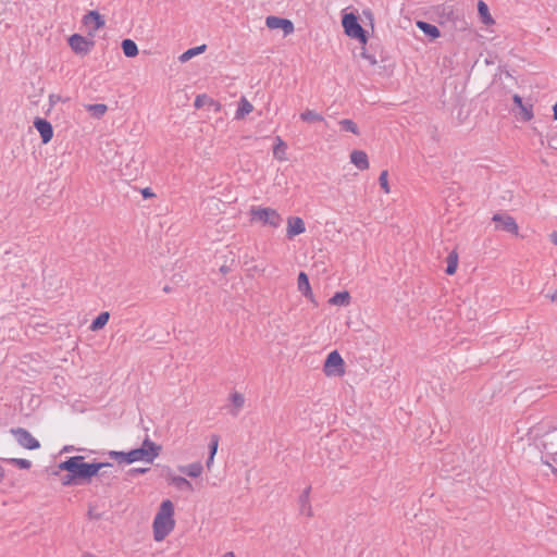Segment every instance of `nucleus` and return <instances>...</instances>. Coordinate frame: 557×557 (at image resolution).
I'll list each match as a JSON object with an SVG mask.
<instances>
[{"label": "nucleus", "mask_w": 557, "mask_h": 557, "mask_svg": "<svg viewBox=\"0 0 557 557\" xmlns=\"http://www.w3.org/2000/svg\"><path fill=\"white\" fill-rule=\"evenodd\" d=\"M111 462H103L94 460L86 462L84 456H71L61 461L58 468L73 474L79 485L89 484L92 478L97 476L99 471L103 468H111Z\"/></svg>", "instance_id": "1"}, {"label": "nucleus", "mask_w": 557, "mask_h": 557, "mask_svg": "<svg viewBox=\"0 0 557 557\" xmlns=\"http://www.w3.org/2000/svg\"><path fill=\"white\" fill-rule=\"evenodd\" d=\"M174 528V504L170 499H164L161 503L152 522L154 541H163L173 531Z\"/></svg>", "instance_id": "2"}, {"label": "nucleus", "mask_w": 557, "mask_h": 557, "mask_svg": "<svg viewBox=\"0 0 557 557\" xmlns=\"http://www.w3.org/2000/svg\"><path fill=\"white\" fill-rule=\"evenodd\" d=\"M250 222L261 226L277 228L283 222L280 212L271 207L252 206L249 209Z\"/></svg>", "instance_id": "3"}, {"label": "nucleus", "mask_w": 557, "mask_h": 557, "mask_svg": "<svg viewBox=\"0 0 557 557\" xmlns=\"http://www.w3.org/2000/svg\"><path fill=\"white\" fill-rule=\"evenodd\" d=\"M342 27L347 37L357 40L362 47L367 46L369 40L368 34L355 13L343 11Z\"/></svg>", "instance_id": "4"}, {"label": "nucleus", "mask_w": 557, "mask_h": 557, "mask_svg": "<svg viewBox=\"0 0 557 557\" xmlns=\"http://www.w3.org/2000/svg\"><path fill=\"white\" fill-rule=\"evenodd\" d=\"M323 372L326 376H343L346 372V363L338 350H331L323 364Z\"/></svg>", "instance_id": "5"}, {"label": "nucleus", "mask_w": 557, "mask_h": 557, "mask_svg": "<svg viewBox=\"0 0 557 557\" xmlns=\"http://www.w3.org/2000/svg\"><path fill=\"white\" fill-rule=\"evenodd\" d=\"M495 231L506 232L512 236H519V225L513 216L506 212H497L492 216Z\"/></svg>", "instance_id": "6"}, {"label": "nucleus", "mask_w": 557, "mask_h": 557, "mask_svg": "<svg viewBox=\"0 0 557 557\" xmlns=\"http://www.w3.org/2000/svg\"><path fill=\"white\" fill-rule=\"evenodd\" d=\"M265 26L270 30H281L284 37L295 32L294 23L285 17L269 15L265 17Z\"/></svg>", "instance_id": "7"}, {"label": "nucleus", "mask_w": 557, "mask_h": 557, "mask_svg": "<svg viewBox=\"0 0 557 557\" xmlns=\"http://www.w3.org/2000/svg\"><path fill=\"white\" fill-rule=\"evenodd\" d=\"M69 46L75 54L86 55L95 46L91 38H86L79 34H73L69 37Z\"/></svg>", "instance_id": "8"}, {"label": "nucleus", "mask_w": 557, "mask_h": 557, "mask_svg": "<svg viewBox=\"0 0 557 557\" xmlns=\"http://www.w3.org/2000/svg\"><path fill=\"white\" fill-rule=\"evenodd\" d=\"M82 24L88 36L92 38L104 26L106 22L97 11H89L83 16Z\"/></svg>", "instance_id": "9"}, {"label": "nucleus", "mask_w": 557, "mask_h": 557, "mask_svg": "<svg viewBox=\"0 0 557 557\" xmlns=\"http://www.w3.org/2000/svg\"><path fill=\"white\" fill-rule=\"evenodd\" d=\"M160 476L165 478L170 485L175 486L180 491H194L193 484L184 476L174 475L172 473V469L169 466L162 467Z\"/></svg>", "instance_id": "10"}, {"label": "nucleus", "mask_w": 557, "mask_h": 557, "mask_svg": "<svg viewBox=\"0 0 557 557\" xmlns=\"http://www.w3.org/2000/svg\"><path fill=\"white\" fill-rule=\"evenodd\" d=\"M109 458L116 460L119 463H133L135 461H144V451L139 448L131 449L129 451L110 450L107 454Z\"/></svg>", "instance_id": "11"}, {"label": "nucleus", "mask_w": 557, "mask_h": 557, "mask_svg": "<svg viewBox=\"0 0 557 557\" xmlns=\"http://www.w3.org/2000/svg\"><path fill=\"white\" fill-rule=\"evenodd\" d=\"M11 432L22 447L29 450L38 449L40 447V443L26 429L16 428L12 429Z\"/></svg>", "instance_id": "12"}, {"label": "nucleus", "mask_w": 557, "mask_h": 557, "mask_svg": "<svg viewBox=\"0 0 557 557\" xmlns=\"http://www.w3.org/2000/svg\"><path fill=\"white\" fill-rule=\"evenodd\" d=\"M306 232L305 221L300 216H288L286 220V236L294 238Z\"/></svg>", "instance_id": "13"}, {"label": "nucleus", "mask_w": 557, "mask_h": 557, "mask_svg": "<svg viewBox=\"0 0 557 557\" xmlns=\"http://www.w3.org/2000/svg\"><path fill=\"white\" fill-rule=\"evenodd\" d=\"M138 448L145 454L144 461L149 463H151L161 451V446L152 442L148 436L145 437L141 446Z\"/></svg>", "instance_id": "14"}, {"label": "nucleus", "mask_w": 557, "mask_h": 557, "mask_svg": "<svg viewBox=\"0 0 557 557\" xmlns=\"http://www.w3.org/2000/svg\"><path fill=\"white\" fill-rule=\"evenodd\" d=\"M34 126L40 134L42 144H48L51 141L53 137V128L49 121L41 117H37L34 121Z\"/></svg>", "instance_id": "15"}, {"label": "nucleus", "mask_w": 557, "mask_h": 557, "mask_svg": "<svg viewBox=\"0 0 557 557\" xmlns=\"http://www.w3.org/2000/svg\"><path fill=\"white\" fill-rule=\"evenodd\" d=\"M349 159L351 164H354L359 171H367L370 168L369 157L363 150H352L349 154Z\"/></svg>", "instance_id": "16"}, {"label": "nucleus", "mask_w": 557, "mask_h": 557, "mask_svg": "<svg viewBox=\"0 0 557 557\" xmlns=\"http://www.w3.org/2000/svg\"><path fill=\"white\" fill-rule=\"evenodd\" d=\"M512 100L519 108V117L523 122H530L534 117L533 104H525L519 95H513Z\"/></svg>", "instance_id": "17"}, {"label": "nucleus", "mask_w": 557, "mask_h": 557, "mask_svg": "<svg viewBox=\"0 0 557 557\" xmlns=\"http://www.w3.org/2000/svg\"><path fill=\"white\" fill-rule=\"evenodd\" d=\"M297 288L300 294L309 300H313L314 295L309 282V277L305 272H300L297 277Z\"/></svg>", "instance_id": "18"}, {"label": "nucleus", "mask_w": 557, "mask_h": 557, "mask_svg": "<svg viewBox=\"0 0 557 557\" xmlns=\"http://www.w3.org/2000/svg\"><path fill=\"white\" fill-rule=\"evenodd\" d=\"M327 304L333 307H348L351 304V295L348 290H341L335 293Z\"/></svg>", "instance_id": "19"}, {"label": "nucleus", "mask_w": 557, "mask_h": 557, "mask_svg": "<svg viewBox=\"0 0 557 557\" xmlns=\"http://www.w3.org/2000/svg\"><path fill=\"white\" fill-rule=\"evenodd\" d=\"M273 157L280 162L287 161V144L280 136L274 139Z\"/></svg>", "instance_id": "20"}, {"label": "nucleus", "mask_w": 557, "mask_h": 557, "mask_svg": "<svg viewBox=\"0 0 557 557\" xmlns=\"http://www.w3.org/2000/svg\"><path fill=\"white\" fill-rule=\"evenodd\" d=\"M253 111L252 103L245 97L238 101V107L235 112V120H244L248 114Z\"/></svg>", "instance_id": "21"}, {"label": "nucleus", "mask_w": 557, "mask_h": 557, "mask_svg": "<svg viewBox=\"0 0 557 557\" xmlns=\"http://www.w3.org/2000/svg\"><path fill=\"white\" fill-rule=\"evenodd\" d=\"M417 27L423 32L424 35L430 37L431 39H437L441 37V32L437 28V26L423 22V21H417L416 22Z\"/></svg>", "instance_id": "22"}, {"label": "nucleus", "mask_w": 557, "mask_h": 557, "mask_svg": "<svg viewBox=\"0 0 557 557\" xmlns=\"http://www.w3.org/2000/svg\"><path fill=\"white\" fill-rule=\"evenodd\" d=\"M178 471L186 474L189 478L195 479L201 475L203 471V466L201 465V462L197 461L189 463L187 466H180Z\"/></svg>", "instance_id": "23"}, {"label": "nucleus", "mask_w": 557, "mask_h": 557, "mask_svg": "<svg viewBox=\"0 0 557 557\" xmlns=\"http://www.w3.org/2000/svg\"><path fill=\"white\" fill-rule=\"evenodd\" d=\"M110 312L109 311H102L100 312L90 323L89 330L92 332H98L102 330L110 320Z\"/></svg>", "instance_id": "24"}, {"label": "nucleus", "mask_w": 557, "mask_h": 557, "mask_svg": "<svg viewBox=\"0 0 557 557\" xmlns=\"http://www.w3.org/2000/svg\"><path fill=\"white\" fill-rule=\"evenodd\" d=\"M311 486L306 487L299 496L300 512L308 517L312 516V509L309 500Z\"/></svg>", "instance_id": "25"}, {"label": "nucleus", "mask_w": 557, "mask_h": 557, "mask_svg": "<svg viewBox=\"0 0 557 557\" xmlns=\"http://www.w3.org/2000/svg\"><path fill=\"white\" fill-rule=\"evenodd\" d=\"M478 13L481 18V22L484 25L492 26L495 24V21L490 13L487 4L482 0L478 2Z\"/></svg>", "instance_id": "26"}, {"label": "nucleus", "mask_w": 557, "mask_h": 557, "mask_svg": "<svg viewBox=\"0 0 557 557\" xmlns=\"http://www.w3.org/2000/svg\"><path fill=\"white\" fill-rule=\"evenodd\" d=\"M544 448L548 451H557V428L545 434Z\"/></svg>", "instance_id": "27"}, {"label": "nucleus", "mask_w": 557, "mask_h": 557, "mask_svg": "<svg viewBox=\"0 0 557 557\" xmlns=\"http://www.w3.org/2000/svg\"><path fill=\"white\" fill-rule=\"evenodd\" d=\"M121 46L125 57L135 58L138 54V47L134 40L124 39Z\"/></svg>", "instance_id": "28"}, {"label": "nucleus", "mask_w": 557, "mask_h": 557, "mask_svg": "<svg viewBox=\"0 0 557 557\" xmlns=\"http://www.w3.org/2000/svg\"><path fill=\"white\" fill-rule=\"evenodd\" d=\"M207 49V46L206 45H201V46H198V47H194V48H190L188 50H186L185 52H183L178 60L181 62H187L189 61L191 58L198 55V54H201L202 52H205Z\"/></svg>", "instance_id": "29"}, {"label": "nucleus", "mask_w": 557, "mask_h": 557, "mask_svg": "<svg viewBox=\"0 0 557 557\" xmlns=\"http://www.w3.org/2000/svg\"><path fill=\"white\" fill-rule=\"evenodd\" d=\"M300 119L307 123L322 122L324 120L323 115L318 113L314 110L307 109L300 113Z\"/></svg>", "instance_id": "30"}, {"label": "nucleus", "mask_w": 557, "mask_h": 557, "mask_svg": "<svg viewBox=\"0 0 557 557\" xmlns=\"http://www.w3.org/2000/svg\"><path fill=\"white\" fill-rule=\"evenodd\" d=\"M85 108L92 116L97 119L102 117L108 111V107L104 103L87 104Z\"/></svg>", "instance_id": "31"}, {"label": "nucleus", "mask_w": 557, "mask_h": 557, "mask_svg": "<svg viewBox=\"0 0 557 557\" xmlns=\"http://www.w3.org/2000/svg\"><path fill=\"white\" fill-rule=\"evenodd\" d=\"M446 261H447L446 273L448 275H454L458 269V253L456 251H451L447 256Z\"/></svg>", "instance_id": "32"}, {"label": "nucleus", "mask_w": 557, "mask_h": 557, "mask_svg": "<svg viewBox=\"0 0 557 557\" xmlns=\"http://www.w3.org/2000/svg\"><path fill=\"white\" fill-rule=\"evenodd\" d=\"M339 126L343 131L352 133L354 135H359L358 125L350 119H344L339 121Z\"/></svg>", "instance_id": "33"}, {"label": "nucleus", "mask_w": 557, "mask_h": 557, "mask_svg": "<svg viewBox=\"0 0 557 557\" xmlns=\"http://www.w3.org/2000/svg\"><path fill=\"white\" fill-rule=\"evenodd\" d=\"M231 401L234 406V410H232V414L236 416L238 410L244 406L245 398L240 393H233L231 394Z\"/></svg>", "instance_id": "34"}, {"label": "nucleus", "mask_w": 557, "mask_h": 557, "mask_svg": "<svg viewBox=\"0 0 557 557\" xmlns=\"http://www.w3.org/2000/svg\"><path fill=\"white\" fill-rule=\"evenodd\" d=\"M5 461L22 470H28L32 467V462L24 458H11Z\"/></svg>", "instance_id": "35"}, {"label": "nucleus", "mask_w": 557, "mask_h": 557, "mask_svg": "<svg viewBox=\"0 0 557 557\" xmlns=\"http://www.w3.org/2000/svg\"><path fill=\"white\" fill-rule=\"evenodd\" d=\"M379 183H380V186H381L382 190L384 191V194H386V195L391 194V186L388 183V172L386 170L381 172V174L379 176Z\"/></svg>", "instance_id": "36"}, {"label": "nucleus", "mask_w": 557, "mask_h": 557, "mask_svg": "<svg viewBox=\"0 0 557 557\" xmlns=\"http://www.w3.org/2000/svg\"><path fill=\"white\" fill-rule=\"evenodd\" d=\"M210 97H208L207 95H198L196 98H195V101H194V106L196 109H201L202 107L205 106H209V101H210Z\"/></svg>", "instance_id": "37"}, {"label": "nucleus", "mask_w": 557, "mask_h": 557, "mask_svg": "<svg viewBox=\"0 0 557 557\" xmlns=\"http://www.w3.org/2000/svg\"><path fill=\"white\" fill-rule=\"evenodd\" d=\"M61 483L62 485L64 486H71V485H79L76 481V479L73 476L72 473L70 472H66V474H64L62 478H61Z\"/></svg>", "instance_id": "38"}, {"label": "nucleus", "mask_w": 557, "mask_h": 557, "mask_svg": "<svg viewBox=\"0 0 557 557\" xmlns=\"http://www.w3.org/2000/svg\"><path fill=\"white\" fill-rule=\"evenodd\" d=\"M361 58H363L364 60H367L371 65H376L377 64V60L376 58L373 55V54H370L367 50H366V47H362V51L360 53Z\"/></svg>", "instance_id": "39"}, {"label": "nucleus", "mask_w": 557, "mask_h": 557, "mask_svg": "<svg viewBox=\"0 0 557 557\" xmlns=\"http://www.w3.org/2000/svg\"><path fill=\"white\" fill-rule=\"evenodd\" d=\"M218 445H219V435H216V434L211 435V440L209 443V454H216Z\"/></svg>", "instance_id": "40"}, {"label": "nucleus", "mask_w": 557, "mask_h": 557, "mask_svg": "<svg viewBox=\"0 0 557 557\" xmlns=\"http://www.w3.org/2000/svg\"><path fill=\"white\" fill-rule=\"evenodd\" d=\"M150 469L149 468H132L127 471V475L131 476V478H135L137 475H140V474H145L146 472H148Z\"/></svg>", "instance_id": "41"}, {"label": "nucleus", "mask_w": 557, "mask_h": 557, "mask_svg": "<svg viewBox=\"0 0 557 557\" xmlns=\"http://www.w3.org/2000/svg\"><path fill=\"white\" fill-rule=\"evenodd\" d=\"M209 107H211L214 112H220L222 109L221 103L212 98L209 101Z\"/></svg>", "instance_id": "42"}, {"label": "nucleus", "mask_w": 557, "mask_h": 557, "mask_svg": "<svg viewBox=\"0 0 557 557\" xmlns=\"http://www.w3.org/2000/svg\"><path fill=\"white\" fill-rule=\"evenodd\" d=\"M87 515H88L89 519H92V520H99L102 517L101 513L94 512V510L91 508H89Z\"/></svg>", "instance_id": "43"}, {"label": "nucleus", "mask_w": 557, "mask_h": 557, "mask_svg": "<svg viewBox=\"0 0 557 557\" xmlns=\"http://www.w3.org/2000/svg\"><path fill=\"white\" fill-rule=\"evenodd\" d=\"M214 456L215 454H209L208 458H207V461H206V466L208 469H210L212 462H213V459H214Z\"/></svg>", "instance_id": "44"}, {"label": "nucleus", "mask_w": 557, "mask_h": 557, "mask_svg": "<svg viewBox=\"0 0 557 557\" xmlns=\"http://www.w3.org/2000/svg\"><path fill=\"white\" fill-rule=\"evenodd\" d=\"M553 455V461L556 463V467L553 468V472L557 474V451H549Z\"/></svg>", "instance_id": "45"}, {"label": "nucleus", "mask_w": 557, "mask_h": 557, "mask_svg": "<svg viewBox=\"0 0 557 557\" xmlns=\"http://www.w3.org/2000/svg\"><path fill=\"white\" fill-rule=\"evenodd\" d=\"M143 196L145 198H148V197H152L153 196V193L149 189V188H145L143 191H141Z\"/></svg>", "instance_id": "46"}, {"label": "nucleus", "mask_w": 557, "mask_h": 557, "mask_svg": "<svg viewBox=\"0 0 557 557\" xmlns=\"http://www.w3.org/2000/svg\"><path fill=\"white\" fill-rule=\"evenodd\" d=\"M549 238L552 240L553 244L557 245V231H554L550 235H549Z\"/></svg>", "instance_id": "47"}, {"label": "nucleus", "mask_w": 557, "mask_h": 557, "mask_svg": "<svg viewBox=\"0 0 557 557\" xmlns=\"http://www.w3.org/2000/svg\"><path fill=\"white\" fill-rule=\"evenodd\" d=\"M553 119L557 121V102L553 106Z\"/></svg>", "instance_id": "48"}, {"label": "nucleus", "mask_w": 557, "mask_h": 557, "mask_svg": "<svg viewBox=\"0 0 557 557\" xmlns=\"http://www.w3.org/2000/svg\"><path fill=\"white\" fill-rule=\"evenodd\" d=\"M97 476H99V478H107V476H109V474H108V472L106 470L104 471L100 470Z\"/></svg>", "instance_id": "49"}, {"label": "nucleus", "mask_w": 557, "mask_h": 557, "mask_svg": "<svg viewBox=\"0 0 557 557\" xmlns=\"http://www.w3.org/2000/svg\"><path fill=\"white\" fill-rule=\"evenodd\" d=\"M4 479V469L2 466H0V482Z\"/></svg>", "instance_id": "50"}, {"label": "nucleus", "mask_w": 557, "mask_h": 557, "mask_svg": "<svg viewBox=\"0 0 557 557\" xmlns=\"http://www.w3.org/2000/svg\"><path fill=\"white\" fill-rule=\"evenodd\" d=\"M223 557H236L233 552H227L223 555Z\"/></svg>", "instance_id": "51"}, {"label": "nucleus", "mask_w": 557, "mask_h": 557, "mask_svg": "<svg viewBox=\"0 0 557 557\" xmlns=\"http://www.w3.org/2000/svg\"><path fill=\"white\" fill-rule=\"evenodd\" d=\"M363 14L372 20L373 14L371 11H364Z\"/></svg>", "instance_id": "52"}, {"label": "nucleus", "mask_w": 557, "mask_h": 557, "mask_svg": "<svg viewBox=\"0 0 557 557\" xmlns=\"http://www.w3.org/2000/svg\"><path fill=\"white\" fill-rule=\"evenodd\" d=\"M83 557H98V556H97V555H95V554H91V553H85V554L83 555Z\"/></svg>", "instance_id": "53"}]
</instances>
